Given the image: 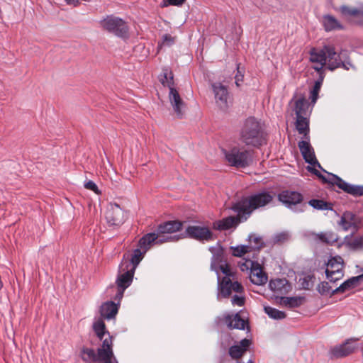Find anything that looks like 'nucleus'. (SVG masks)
<instances>
[{
    "label": "nucleus",
    "mask_w": 363,
    "mask_h": 363,
    "mask_svg": "<svg viewBox=\"0 0 363 363\" xmlns=\"http://www.w3.org/2000/svg\"><path fill=\"white\" fill-rule=\"evenodd\" d=\"M212 253L211 269L217 274L218 293L217 300L230 296L233 292H242L243 286L240 283L234 281V272L223 262V248L219 242L208 248Z\"/></svg>",
    "instance_id": "nucleus-1"
},
{
    "label": "nucleus",
    "mask_w": 363,
    "mask_h": 363,
    "mask_svg": "<svg viewBox=\"0 0 363 363\" xmlns=\"http://www.w3.org/2000/svg\"><path fill=\"white\" fill-rule=\"evenodd\" d=\"M344 55L342 52L337 54L333 47L328 45L322 49L312 48L310 51V61L314 64L313 68L317 72L325 65L332 71L340 67L348 70L352 65L350 62L342 60Z\"/></svg>",
    "instance_id": "nucleus-2"
},
{
    "label": "nucleus",
    "mask_w": 363,
    "mask_h": 363,
    "mask_svg": "<svg viewBox=\"0 0 363 363\" xmlns=\"http://www.w3.org/2000/svg\"><path fill=\"white\" fill-rule=\"evenodd\" d=\"M239 140L247 147H259L266 143V134L262 121L254 117L245 118L240 128Z\"/></svg>",
    "instance_id": "nucleus-3"
},
{
    "label": "nucleus",
    "mask_w": 363,
    "mask_h": 363,
    "mask_svg": "<svg viewBox=\"0 0 363 363\" xmlns=\"http://www.w3.org/2000/svg\"><path fill=\"white\" fill-rule=\"evenodd\" d=\"M273 199V195L269 191H258L243 197L234 203L231 208L239 212L242 220H247L255 210L267 206L272 202Z\"/></svg>",
    "instance_id": "nucleus-4"
},
{
    "label": "nucleus",
    "mask_w": 363,
    "mask_h": 363,
    "mask_svg": "<svg viewBox=\"0 0 363 363\" xmlns=\"http://www.w3.org/2000/svg\"><path fill=\"white\" fill-rule=\"evenodd\" d=\"M112 346V337L108 335L103 340L101 347L97 350V353L92 348L83 347L80 351V357L86 363H118L114 357Z\"/></svg>",
    "instance_id": "nucleus-5"
},
{
    "label": "nucleus",
    "mask_w": 363,
    "mask_h": 363,
    "mask_svg": "<svg viewBox=\"0 0 363 363\" xmlns=\"http://www.w3.org/2000/svg\"><path fill=\"white\" fill-rule=\"evenodd\" d=\"M160 82L164 86L169 88V101L174 113L178 118H182L185 114L186 107L175 87L174 74L171 69L169 68L162 69V78L160 79Z\"/></svg>",
    "instance_id": "nucleus-6"
},
{
    "label": "nucleus",
    "mask_w": 363,
    "mask_h": 363,
    "mask_svg": "<svg viewBox=\"0 0 363 363\" xmlns=\"http://www.w3.org/2000/svg\"><path fill=\"white\" fill-rule=\"evenodd\" d=\"M160 82L164 86L169 88V101L174 113L178 118H182L185 114L186 107L175 87L174 74L171 69L169 68L162 69V78L160 79Z\"/></svg>",
    "instance_id": "nucleus-7"
},
{
    "label": "nucleus",
    "mask_w": 363,
    "mask_h": 363,
    "mask_svg": "<svg viewBox=\"0 0 363 363\" xmlns=\"http://www.w3.org/2000/svg\"><path fill=\"white\" fill-rule=\"evenodd\" d=\"M225 159L231 167L245 168L253 162V151L244 147L234 146L228 150L223 149Z\"/></svg>",
    "instance_id": "nucleus-8"
},
{
    "label": "nucleus",
    "mask_w": 363,
    "mask_h": 363,
    "mask_svg": "<svg viewBox=\"0 0 363 363\" xmlns=\"http://www.w3.org/2000/svg\"><path fill=\"white\" fill-rule=\"evenodd\" d=\"M278 200L287 208L299 213L306 211L307 205L303 203V196L298 191L284 190L278 194Z\"/></svg>",
    "instance_id": "nucleus-9"
},
{
    "label": "nucleus",
    "mask_w": 363,
    "mask_h": 363,
    "mask_svg": "<svg viewBox=\"0 0 363 363\" xmlns=\"http://www.w3.org/2000/svg\"><path fill=\"white\" fill-rule=\"evenodd\" d=\"M101 26L106 31L121 38L128 36V27L125 21L114 15H109L100 21Z\"/></svg>",
    "instance_id": "nucleus-10"
},
{
    "label": "nucleus",
    "mask_w": 363,
    "mask_h": 363,
    "mask_svg": "<svg viewBox=\"0 0 363 363\" xmlns=\"http://www.w3.org/2000/svg\"><path fill=\"white\" fill-rule=\"evenodd\" d=\"M135 272V270L121 263L116 281L117 286V292L114 296L116 301L120 302L122 299L125 290L132 284Z\"/></svg>",
    "instance_id": "nucleus-11"
},
{
    "label": "nucleus",
    "mask_w": 363,
    "mask_h": 363,
    "mask_svg": "<svg viewBox=\"0 0 363 363\" xmlns=\"http://www.w3.org/2000/svg\"><path fill=\"white\" fill-rule=\"evenodd\" d=\"M245 262L240 263L242 271L250 270V279L252 283L256 285H264L267 281V275L262 271L261 265L257 260L245 257Z\"/></svg>",
    "instance_id": "nucleus-12"
},
{
    "label": "nucleus",
    "mask_w": 363,
    "mask_h": 363,
    "mask_svg": "<svg viewBox=\"0 0 363 363\" xmlns=\"http://www.w3.org/2000/svg\"><path fill=\"white\" fill-rule=\"evenodd\" d=\"M128 218V212L117 203H110L105 213V219L109 227H121Z\"/></svg>",
    "instance_id": "nucleus-13"
},
{
    "label": "nucleus",
    "mask_w": 363,
    "mask_h": 363,
    "mask_svg": "<svg viewBox=\"0 0 363 363\" xmlns=\"http://www.w3.org/2000/svg\"><path fill=\"white\" fill-rule=\"evenodd\" d=\"M181 222L173 220L160 224V243L167 242H176L184 238L182 234L172 235L182 228Z\"/></svg>",
    "instance_id": "nucleus-14"
},
{
    "label": "nucleus",
    "mask_w": 363,
    "mask_h": 363,
    "mask_svg": "<svg viewBox=\"0 0 363 363\" xmlns=\"http://www.w3.org/2000/svg\"><path fill=\"white\" fill-rule=\"evenodd\" d=\"M185 234L188 238L202 242L214 240L213 232L205 225H189L185 230Z\"/></svg>",
    "instance_id": "nucleus-15"
},
{
    "label": "nucleus",
    "mask_w": 363,
    "mask_h": 363,
    "mask_svg": "<svg viewBox=\"0 0 363 363\" xmlns=\"http://www.w3.org/2000/svg\"><path fill=\"white\" fill-rule=\"evenodd\" d=\"M339 225L345 230H352L353 233L363 228V218L350 211L345 212L339 222Z\"/></svg>",
    "instance_id": "nucleus-16"
},
{
    "label": "nucleus",
    "mask_w": 363,
    "mask_h": 363,
    "mask_svg": "<svg viewBox=\"0 0 363 363\" xmlns=\"http://www.w3.org/2000/svg\"><path fill=\"white\" fill-rule=\"evenodd\" d=\"M357 339H348L344 343L332 347L330 350L331 358H342L347 357L354 352L357 346L352 342Z\"/></svg>",
    "instance_id": "nucleus-17"
},
{
    "label": "nucleus",
    "mask_w": 363,
    "mask_h": 363,
    "mask_svg": "<svg viewBox=\"0 0 363 363\" xmlns=\"http://www.w3.org/2000/svg\"><path fill=\"white\" fill-rule=\"evenodd\" d=\"M298 146L306 163L320 167V164L315 157L314 150L310 144L309 140L303 139L299 141Z\"/></svg>",
    "instance_id": "nucleus-18"
},
{
    "label": "nucleus",
    "mask_w": 363,
    "mask_h": 363,
    "mask_svg": "<svg viewBox=\"0 0 363 363\" xmlns=\"http://www.w3.org/2000/svg\"><path fill=\"white\" fill-rule=\"evenodd\" d=\"M309 170L313 172L315 174H316L319 177L322 178V179L325 182L331 184L332 185H336L337 186H338V188L343 190L345 192H346L347 194H350L351 190H354L352 188V184L346 182L345 181H344L343 179H342L340 177H339L338 176H337L335 174H333L331 173H328V176L324 177V176L321 175L318 170H315V169L312 170L311 169H309Z\"/></svg>",
    "instance_id": "nucleus-19"
},
{
    "label": "nucleus",
    "mask_w": 363,
    "mask_h": 363,
    "mask_svg": "<svg viewBox=\"0 0 363 363\" xmlns=\"http://www.w3.org/2000/svg\"><path fill=\"white\" fill-rule=\"evenodd\" d=\"M233 211L237 213L236 216H229L213 222V228L220 231L227 230L232 228H235L239 223L246 220L241 219L238 211Z\"/></svg>",
    "instance_id": "nucleus-20"
},
{
    "label": "nucleus",
    "mask_w": 363,
    "mask_h": 363,
    "mask_svg": "<svg viewBox=\"0 0 363 363\" xmlns=\"http://www.w3.org/2000/svg\"><path fill=\"white\" fill-rule=\"evenodd\" d=\"M337 11L349 21H354L356 23H361L363 20V9L350 7L346 5L340 6Z\"/></svg>",
    "instance_id": "nucleus-21"
},
{
    "label": "nucleus",
    "mask_w": 363,
    "mask_h": 363,
    "mask_svg": "<svg viewBox=\"0 0 363 363\" xmlns=\"http://www.w3.org/2000/svg\"><path fill=\"white\" fill-rule=\"evenodd\" d=\"M289 104H294V111H295L296 117L308 116V104L303 95L298 94V92L296 91Z\"/></svg>",
    "instance_id": "nucleus-22"
},
{
    "label": "nucleus",
    "mask_w": 363,
    "mask_h": 363,
    "mask_svg": "<svg viewBox=\"0 0 363 363\" xmlns=\"http://www.w3.org/2000/svg\"><path fill=\"white\" fill-rule=\"evenodd\" d=\"M212 89L218 106L221 108H226L228 107V91L226 86L220 83H213Z\"/></svg>",
    "instance_id": "nucleus-23"
},
{
    "label": "nucleus",
    "mask_w": 363,
    "mask_h": 363,
    "mask_svg": "<svg viewBox=\"0 0 363 363\" xmlns=\"http://www.w3.org/2000/svg\"><path fill=\"white\" fill-rule=\"evenodd\" d=\"M269 287L274 293L279 295L286 294L291 290V284L285 278L270 280Z\"/></svg>",
    "instance_id": "nucleus-24"
},
{
    "label": "nucleus",
    "mask_w": 363,
    "mask_h": 363,
    "mask_svg": "<svg viewBox=\"0 0 363 363\" xmlns=\"http://www.w3.org/2000/svg\"><path fill=\"white\" fill-rule=\"evenodd\" d=\"M145 253L146 251L143 250L141 247H138L133 250L130 259L128 257L126 258L125 256H124L121 264L126 265V267H128L129 268L135 271L138 265L143 258V256Z\"/></svg>",
    "instance_id": "nucleus-25"
},
{
    "label": "nucleus",
    "mask_w": 363,
    "mask_h": 363,
    "mask_svg": "<svg viewBox=\"0 0 363 363\" xmlns=\"http://www.w3.org/2000/svg\"><path fill=\"white\" fill-rule=\"evenodd\" d=\"M119 303L118 301V303H116L112 301L104 303L99 310L101 318L106 320L115 318L118 311Z\"/></svg>",
    "instance_id": "nucleus-26"
},
{
    "label": "nucleus",
    "mask_w": 363,
    "mask_h": 363,
    "mask_svg": "<svg viewBox=\"0 0 363 363\" xmlns=\"http://www.w3.org/2000/svg\"><path fill=\"white\" fill-rule=\"evenodd\" d=\"M277 302L283 307L287 308H294L301 306L304 301L305 297L297 296H280L277 297Z\"/></svg>",
    "instance_id": "nucleus-27"
},
{
    "label": "nucleus",
    "mask_w": 363,
    "mask_h": 363,
    "mask_svg": "<svg viewBox=\"0 0 363 363\" xmlns=\"http://www.w3.org/2000/svg\"><path fill=\"white\" fill-rule=\"evenodd\" d=\"M250 340L248 339L242 340L238 345H233L229 348V354L233 359H238L247 350L250 345Z\"/></svg>",
    "instance_id": "nucleus-28"
},
{
    "label": "nucleus",
    "mask_w": 363,
    "mask_h": 363,
    "mask_svg": "<svg viewBox=\"0 0 363 363\" xmlns=\"http://www.w3.org/2000/svg\"><path fill=\"white\" fill-rule=\"evenodd\" d=\"M363 280V274L357 277H352L341 284L339 287L334 289L332 294L343 293L349 289L356 287L360 281Z\"/></svg>",
    "instance_id": "nucleus-29"
},
{
    "label": "nucleus",
    "mask_w": 363,
    "mask_h": 363,
    "mask_svg": "<svg viewBox=\"0 0 363 363\" xmlns=\"http://www.w3.org/2000/svg\"><path fill=\"white\" fill-rule=\"evenodd\" d=\"M315 241L332 245L338 240V236L333 232H321L319 233H313L311 234Z\"/></svg>",
    "instance_id": "nucleus-30"
},
{
    "label": "nucleus",
    "mask_w": 363,
    "mask_h": 363,
    "mask_svg": "<svg viewBox=\"0 0 363 363\" xmlns=\"http://www.w3.org/2000/svg\"><path fill=\"white\" fill-rule=\"evenodd\" d=\"M296 128L299 134L303 135V139L309 140V119L307 116H297Z\"/></svg>",
    "instance_id": "nucleus-31"
},
{
    "label": "nucleus",
    "mask_w": 363,
    "mask_h": 363,
    "mask_svg": "<svg viewBox=\"0 0 363 363\" xmlns=\"http://www.w3.org/2000/svg\"><path fill=\"white\" fill-rule=\"evenodd\" d=\"M225 323L228 328L244 330L245 327V321L239 315L238 313L233 315H227L225 317Z\"/></svg>",
    "instance_id": "nucleus-32"
},
{
    "label": "nucleus",
    "mask_w": 363,
    "mask_h": 363,
    "mask_svg": "<svg viewBox=\"0 0 363 363\" xmlns=\"http://www.w3.org/2000/svg\"><path fill=\"white\" fill-rule=\"evenodd\" d=\"M323 23L326 31H331L333 30H342L344 28L340 21L331 15L324 16Z\"/></svg>",
    "instance_id": "nucleus-33"
},
{
    "label": "nucleus",
    "mask_w": 363,
    "mask_h": 363,
    "mask_svg": "<svg viewBox=\"0 0 363 363\" xmlns=\"http://www.w3.org/2000/svg\"><path fill=\"white\" fill-rule=\"evenodd\" d=\"M343 259L340 256L331 257L327 262V267L325 273H334L335 269H338V272H343Z\"/></svg>",
    "instance_id": "nucleus-34"
},
{
    "label": "nucleus",
    "mask_w": 363,
    "mask_h": 363,
    "mask_svg": "<svg viewBox=\"0 0 363 363\" xmlns=\"http://www.w3.org/2000/svg\"><path fill=\"white\" fill-rule=\"evenodd\" d=\"M158 234L155 233H150L142 237L138 242V247H141L143 250L147 251L153 245L158 238Z\"/></svg>",
    "instance_id": "nucleus-35"
},
{
    "label": "nucleus",
    "mask_w": 363,
    "mask_h": 363,
    "mask_svg": "<svg viewBox=\"0 0 363 363\" xmlns=\"http://www.w3.org/2000/svg\"><path fill=\"white\" fill-rule=\"evenodd\" d=\"M93 329L97 335L98 338L103 342V340L111 336L109 333L106 330L105 324L102 319H98L93 323Z\"/></svg>",
    "instance_id": "nucleus-36"
},
{
    "label": "nucleus",
    "mask_w": 363,
    "mask_h": 363,
    "mask_svg": "<svg viewBox=\"0 0 363 363\" xmlns=\"http://www.w3.org/2000/svg\"><path fill=\"white\" fill-rule=\"evenodd\" d=\"M231 249L233 250V255L235 257H241L244 256L243 258L247 257L250 258V253L252 254V247H251V245H238L235 247H231ZM242 260L243 262H240V264L245 262L244 259H242Z\"/></svg>",
    "instance_id": "nucleus-37"
},
{
    "label": "nucleus",
    "mask_w": 363,
    "mask_h": 363,
    "mask_svg": "<svg viewBox=\"0 0 363 363\" xmlns=\"http://www.w3.org/2000/svg\"><path fill=\"white\" fill-rule=\"evenodd\" d=\"M264 311L270 318L274 320H283L286 317V315L284 311L271 306H264Z\"/></svg>",
    "instance_id": "nucleus-38"
},
{
    "label": "nucleus",
    "mask_w": 363,
    "mask_h": 363,
    "mask_svg": "<svg viewBox=\"0 0 363 363\" xmlns=\"http://www.w3.org/2000/svg\"><path fill=\"white\" fill-rule=\"evenodd\" d=\"M308 204L317 210H333V206L330 203L320 199H311Z\"/></svg>",
    "instance_id": "nucleus-39"
},
{
    "label": "nucleus",
    "mask_w": 363,
    "mask_h": 363,
    "mask_svg": "<svg viewBox=\"0 0 363 363\" xmlns=\"http://www.w3.org/2000/svg\"><path fill=\"white\" fill-rule=\"evenodd\" d=\"M318 292L322 296H333L335 294H332V291L334 289H332V287L330 286L329 282L322 281L318 284L316 288Z\"/></svg>",
    "instance_id": "nucleus-40"
},
{
    "label": "nucleus",
    "mask_w": 363,
    "mask_h": 363,
    "mask_svg": "<svg viewBox=\"0 0 363 363\" xmlns=\"http://www.w3.org/2000/svg\"><path fill=\"white\" fill-rule=\"evenodd\" d=\"M248 240L250 242H255L254 246H251L252 247V258H255V255H257L259 250L262 245V239L261 238L256 236L255 235H250L248 237Z\"/></svg>",
    "instance_id": "nucleus-41"
},
{
    "label": "nucleus",
    "mask_w": 363,
    "mask_h": 363,
    "mask_svg": "<svg viewBox=\"0 0 363 363\" xmlns=\"http://www.w3.org/2000/svg\"><path fill=\"white\" fill-rule=\"evenodd\" d=\"M348 245L353 250L363 249V235L354 238Z\"/></svg>",
    "instance_id": "nucleus-42"
},
{
    "label": "nucleus",
    "mask_w": 363,
    "mask_h": 363,
    "mask_svg": "<svg viewBox=\"0 0 363 363\" xmlns=\"http://www.w3.org/2000/svg\"><path fill=\"white\" fill-rule=\"evenodd\" d=\"M177 37L173 36L171 34H164L162 37V41L160 42V48L162 46L170 47L175 43Z\"/></svg>",
    "instance_id": "nucleus-43"
},
{
    "label": "nucleus",
    "mask_w": 363,
    "mask_h": 363,
    "mask_svg": "<svg viewBox=\"0 0 363 363\" xmlns=\"http://www.w3.org/2000/svg\"><path fill=\"white\" fill-rule=\"evenodd\" d=\"M244 289L242 292H236L238 294H235L232 297L231 303L233 306H242L245 304V296L242 295Z\"/></svg>",
    "instance_id": "nucleus-44"
},
{
    "label": "nucleus",
    "mask_w": 363,
    "mask_h": 363,
    "mask_svg": "<svg viewBox=\"0 0 363 363\" xmlns=\"http://www.w3.org/2000/svg\"><path fill=\"white\" fill-rule=\"evenodd\" d=\"M335 271L334 273H325L326 278L330 283H335L344 276L343 272H338V269H335Z\"/></svg>",
    "instance_id": "nucleus-45"
},
{
    "label": "nucleus",
    "mask_w": 363,
    "mask_h": 363,
    "mask_svg": "<svg viewBox=\"0 0 363 363\" xmlns=\"http://www.w3.org/2000/svg\"><path fill=\"white\" fill-rule=\"evenodd\" d=\"M313 277V276H306L302 279H299L300 285L301 286V288L303 289H309L311 287H312V279Z\"/></svg>",
    "instance_id": "nucleus-46"
},
{
    "label": "nucleus",
    "mask_w": 363,
    "mask_h": 363,
    "mask_svg": "<svg viewBox=\"0 0 363 363\" xmlns=\"http://www.w3.org/2000/svg\"><path fill=\"white\" fill-rule=\"evenodd\" d=\"M84 186L86 189L92 191L96 194H101V191L99 189L96 183L94 182L93 181L89 180L85 182Z\"/></svg>",
    "instance_id": "nucleus-47"
},
{
    "label": "nucleus",
    "mask_w": 363,
    "mask_h": 363,
    "mask_svg": "<svg viewBox=\"0 0 363 363\" xmlns=\"http://www.w3.org/2000/svg\"><path fill=\"white\" fill-rule=\"evenodd\" d=\"M354 190H351L350 194L354 196H360L363 195V186L352 185Z\"/></svg>",
    "instance_id": "nucleus-48"
},
{
    "label": "nucleus",
    "mask_w": 363,
    "mask_h": 363,
    "mask_svg": "<svg viewBox=\"0 0 363 363\" xmlns=\"http://www.w3.org/2000/svg\"><path fill=\"white\" fill-rule=\"evenodd\" d=\"M186 0H164V6H167L168 5L173 6H182Z\"/></svg>",
    "instance_id": "nucleus-49"
},
{
    "label": "nucleus",
    "mask_w": 363,
    "mask_h": 363,
    "mask_svg": "<svg viewBox=\"0 0 363 363\" xmlns=\"http://www.w3.org/2000/svg\"><path fill=\"white\" fill-rule=\"evenodd\" d=\"M318 72L320 74V79L318 81L315 82L313 89L320 91V86H321V84H322V82L323 80V76L322 75V74H323V69L320 71Z\"/></svg>",
    "instance_id": "nucleus-50"
},
{
    "label": "nucleus",
    "mask_w": 363,
    "mask_h": 363,
    "mask_svg": "<svg viewBox=\"0 0 363 363\" xmlns=\"http://www.w3.org/2000/svg\"><path fill=\"white\" fill-rule=\"evenodd\" d=\"M243 74H241V72L239 70V67H238V73L236 74L235 79V84L238 86H240V83L243 81Z\"/></svg>",
    "instance_id": "nucleus-51"
},
{
    "label": "nucleus",
    "mask_w": 363,
    "mask_h": 363,
    "mask_svg": "<svg viewBox=\"0 0 363 363\" xmlns=\"http://www.w3.org/2000/svg\"><path fill=\"white\" fill-rule=\"evenodd\" d=\"M318 93H319V91L315 90L313 89L311 91L310 99H311L312 104H314L316 102L318 97Z\"/></svg>",
    "instance_id": "nucleus-52"
},
{
    "label": "nucleus",
    "mask_w": 363,
    "mask_h": 363,
    "mask_svg": "<svg viewBox=\"0 0 363 363\" xmlns=\"http://www.w3.org/2000/svg\"><path fill=\"white\" fill-rule=\"evenodd\" d=\"M286 238H287V234H286L284 233H281L279 234H277L274 238V240L277 242H283L286 239Z\"/></svg>",
    "instance_id": "nucleus-53"
},
{
    "label": "nucleus",
    "mask_w": 363,
    "mask_h": 363,
    "mask_svg": "<svg viewBox=\"0 0 363 363\" xmlns=\"http://www.w3.org/2000/svg\"><path fill=\"white\" fill-rule=\"evenodd\" d=\"M67 4L77 6L79 4V0H65Z\"/></svg>",
    "instance_id": "nucleus-54"
},
{
    "label": "nucleus",
    "mask_w": 363,
    "mask_h": 363,
    "mask_svg": "<svg viewBox=\"0 0 363 363\" xmlns=\"http://www.w3.org/2000/svg\"><path fill=\"white\" fill-rule=\"evenodd\" d=\"M156 51H157V53L159 52V45H157V46L156 47Z\"/></svg>",
    "instance_id": "nucleus-55"
},
{
    "label": "nucleus",
    "mask_w": 363,
    "mask_h": 363,
    "mask_svg": "<svg viewBox=\"0 0 363 363\" xmlns=\"http://www.w3.org/2000/svg\"><path fill=\"white\" fill-rule=\"evenodd\" d=\"M247 363H252V361L250 360Z\"/></svg>",
    "instance_id": "nucleus-56"
}]
</instances>
